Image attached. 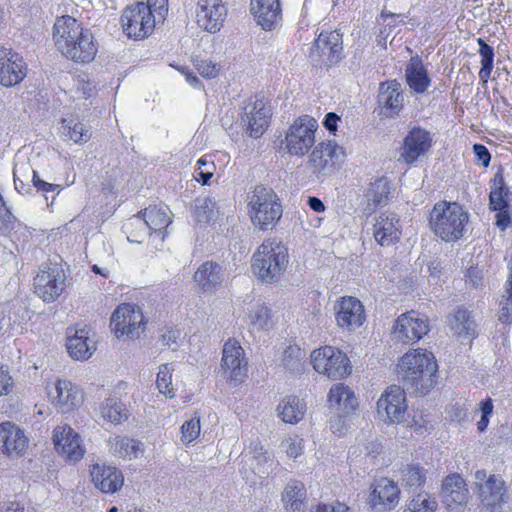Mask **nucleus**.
Segmentation results:
<instances>
[{
  "mask_svg": "<svg viewBox=\"0 0 512 512\" xmlns=\"http://www.w3.org/2000/svg\"><path fill=\"white\" fill-rule=\"evenodd\" d=\"M51 38L55 50L74 63L88 64L97 55L98 43L92 31L70 15L56 17Z\"/></svg>",
  "mask_w": 512,
  "mask_h": 512,
  "instance_id": "f257e3e1",
  "label": "nucleus"
},
{
  "mask_svg": "<svg viewBox=\"0 0 512 512\" xmlns=\"http://www.w3.org/2000/svg\"><path fill=\"white\" fill-rule=\"evenodd\" d=\"M169 11L168 0H138L126 6L121 14L123 32L136 40L149 37L163 24Z\"/></svg>",
  "mask_w": 512,
  "mask_h": 512,
  "instance_id": "f03ea898",
  "label": "nucleus"
},
{
  "mask_svg": "<svg viewBox=\"0 0 512 512\" xmlns=\"http://www.w3.org/2000/svg\"><path fill=\"white\" fill-rule=\"evenodd\" d=\"M289 265L288 248L276 238H269L257 247L251 258V270L263 283L280 280Z\"/></svg>",
  "mask_w": 512,
  "mask_h": 512,
  "instance_id": "7ed1b4c3",
  "label": "nucleus"
},
{
  "mask_svg": "<svg viewBox=\"0 0 512 512\" xmlns=\"http://www.w3.org/2000/svg\"><path fill=\"white\" fill-rule=\"evenodd\" d=\"M469 222V213L457 202L440 201L430 212L429 226L445 242L461 239Z\"/></svg>",
  "mask_w": 512,
  "mask_h": 512,
  "instance_id": "20e7f679",
  "label": "nucleus"
},
{
  "mask_svg": "<svg viewBox=\"0 0 512 512\" xmlns=\"http://www.w3.org/2000/svg\"><path fill=\"white\" fill-rule=\"evenodd\" d=\"M438 371L434 354L426 349H410L402 355L397 363V372L403 378L413 382H423L422 387L429 389L433 377Z\"/></svg>",
  "mask_w": 512,
  "mask_h": 512,
  "instance_id": "39448f33",
  "label": "nucleus"
},
{
  "mask_svg": "<svg viewBox=\"0 0 512 512\" xmlns=\"http://www.w3.org/2000/svg\"><path fill=\"white\" fill-rule=\"evenodd\" d=\"M248 206L253 225L263 231L271 229L282 216L277 195L267 187L257 186L250 196Z\"/></svg>",
  "mask_w": 512,
  "mask_h": 512,
  "instance_id": "423d86ee",
  "label": "nucleus"
},
{
  "mask_svg": "<svg viewBox=\"0 0 512 512\" xmlns=\"http://www.w3.org/2000/svg\"><path fill=\"white\" fill-rule=\"evenodd\" d=\"M317 130L315 118L309 115L298 117L285 132L283 148L290 156L303 158L314 147Z\"/></svg>",
  "mask_w": 512,
  "mask_h": 512,
  "instance_id": "0eeeda50",
  "label": "nucleus"
},
{
  "mask_svg": "<svg viewBox=\"0 0 512 512\" xmlns=\"http://www.w3.org/2000/svg\"><path fill=\"white\" fill-rule=\"evenodd\" d=\"M310 362L317 373L333 380L344 379L352 372L348 356L334 346L326 345L313 350Z\"/></svg>",
  "mask_w": 512,
  "mask_h": 512,
  "instance_id": "6e6552de",
  "label": "nucleus"
},
{
  "mask_svg": "<svg viewBox=\"0 0 512 512\" xmlns=\"http://www.w3.org/2000/svg\"><path fill=\"white\" fill-rule=\"evenodd\" d=\"M145 324L141 308L132 303L118 305L110 318L111 332L118 339H138L145 330Z\"/></svg>",
  "mask_w": 512,
  "mask_h": 512,
  "instance_id": "1a4fd4ad",
  "label": "nucleus"
},
{
  "mask_svg": "<svg viewBox=\"0 0 512 512\" xmlns=\"http://www.w3.org/2000/svg\"><path fill=\"white\" fill-rule=\"evenodd\" d=\"M345 151L336 142L327 140L314 145L308 157V168L317 176L331 175L345 160Z\"/></svg>",
  "mask_w": 512,
  "mask_h": 512,
  "instance_id": "9d476101",
  "label": "nucleus"
},
{
  "mask_svg": "<svg viewBox=\"0 0 512 512\" xmlns=\"http://www.w3.org/2000/svg\"><path fill=\"white\" fill-rule=\"evenodd\" d=\"M45 391L50 403L61 413H71L84 402L82 390L76 384L65 379L48 380Z\"/></svg>",
  "mask_w": 512,
  "mask_h": 512,
  "instance_id": "9b49d317",
  "label": "nucleus"
},
{
  "mask_svg": "<svg viewBox=\"0 0 512 512\" xmlns=\"http://www.w3.org/2000/svg\"><path fill=\"white\" fill-rule=\"evenodd\" d=\"M220 373L233 386L240 385L247 378L248 361L244 349L238 341L228 340L224 343Z\"/></svg>",
  "mask_w": 512,
  "mask_h": 512,
  "instance_id": "f8f14e48",
  "label": "nucleus"
},
{
  "mask_svg": "<svg viewBox=\"0 0 512 512\" xmlns=\"http://www.w3.org/2000/svg\"><path fill=\"white\" fill-rule=\"evenodd\" d=\"M429 330L428 318L412 310L396 318L392 326L391 337L396 343H415L427 335Z\"/></svg>",
  "mask_w": 512,
  "mask_h": 512,
  "instance_id": "ddd939ff",
  "label": "nucleus"
},
{
  "mask_svg": "<svg viewBox=\"0 0 512 512\" xmlns=\"http://www.w3.org/2000/svg\"><path fill=\"white\" fill-rule=\"evenodd\" d=\"M34 292L46 303H52L66 288V274L58 265L42 266L34 277Z\"/></svg>",
  "mask_w": 512,
  "mask_h": 512,
  "instance_id": "4468645a",
  "label": "nucleus"
},
{
  "mask_svg": "<svg viewBox=\"0 0 512 512\" xmlns=\"http://www.w3.org/2000/svg\"><path fill=\"white\" fill-rule=\"evenodd\" d=\"M400 494L395 481L382 477L370 486L367 505L371 512H392L399 505Z\"/></svg>",
  "mask_w": 512,
  "mask_h": 512,
  "instance_id": "2eb2a0df",
  "label": "nucleus"
},
{
  "mask_svg": "<svg viewBox=\"0 0 512 512\" xmlns=\"http://www.w3.org/2000/svg\"><path fill=\"white\" fill-rule=\"evenodd\" d=\"M406 411V394L398 385L386 388L377 401V415L385 423H401Z\"/></svg>",
  "mask_w": 512,
  "mask_h": 512,
  "instance_id": "dca6fc26",
  "label": "nucleus"
},
{
  "mask_svg": "<svg viewBox=\"0 0 512 512\" xmlns=\"http://www.w3.org/2000/svg\"><path fill=\"white\" fill-rule=\"evenodd\" d=\"M333 311L336 325L343 331L352 332L366 320L364 306L356 297H340L335 301Z\"/></svg>",
  "mask_w": 512,
  "mask_h": 512,
  "instance_id": "f3484780",
  "label": "nucleus"
},
{
  "mask_svg": "<svg viewBox=\"0 0 512 512\" xmlns=\"http://www.w3.org/2000/svg\"><path fill=\"white\" fill-rule=\"evenodd\" d=\"M227 12L225 0H197L196 23L208 33H217L224 26Z\"/></svg>",
  "mask_w": 512,
  "mask_h": 512,
  "instance_id": "a211bd4d",
  "label": "nucleus"
},
{
  "mask_svg": "<svg viewBox=\"0 0 512 512\" xmlns=\"http://www.w3.org/2000/svg\"><path fill=\"white\" fill-rule=\"evenodd\" d=\"M171 211L166 206H150L142 212V217L137 216L131 221V225L136 229L142 230L144 236L149 233L150 238L159 236L163 242L165 238L164 230L171 224Z\"/></svg>",
  "mask_w": 512,
  "mask_h": 512,
  "instance_id": "6ab92c4d",
  "label": "nucleus"
},
{
  "mask_svg": "<svg viewBox=\"0 0 512 512\" xmlns=\"http://www.w3.org/2000/svg\"><path fill=\"white\" fill-rule=\"evenodd\" d=\"M26 431L12 421L0 423V453L9 458L23 457L29 448Z\"/></svg>",
  "mask_w": 512,
  "mask_h": 512,
  "instance_id": "aec40b11",
  "label": "nucleus"
},
{
  "mask_svg": "<svg viewBox=\"0 0 512 512\" xmlns=\"http://www.w3.org/2000/svg\"><path fill=\"white\" fill-rule=\"evenodd\" d=\"M53 443L57 452L70 462L80 461L85 454L80 435L69 425H58L53 431Z\"/></svg>",
  "mask_w": 512,
  "mask_h": 512,
  "instance_id": "412c9836",
  "label": "nucleus"
},
{
  "mask_svg": "<svg viewBox=\"0 0 512 512\" xmlns=\"http://www.w3.org/2000/svg\"><path fill=\"white\" fill-rule=\"evenodd\" d=\"M432 146L430 133L420 127H414L403 139L400 148L399 160L406 164H413L420 157H423Z\"/></svg>",
  "mask_w": 512,
  "mask_h": 512,
  "instance_id": "4be33fe9",
  "label": "nucleus"
},
{
  "mask_svg": "<svg viewBox=\"0 0 512 512\" xmlns=\"http://www.w3.org/2000/svg\"><path fill=\"white\" fill-rule=\"evenodd\" d=\"M242 120L247 126L249 135L259 138L267 129L270 117V108L263 99L250 98L243 108Z\"/></svg>",
  "mask_w": 512,
  "mask_h": 512,
  "instance_id": "5701e85b",
  "label": "nucleus"
},
{
  "mask_svg": "<svg viewBox=\"0 0 512 512\" xmlns=\"http://www.w3.org/2000/svg\"><path fill=\"white\" fill-rule=\"evenodd\" d=\"M327 404L339 417H347L358 409V398L354 390L344 384L336 383L331 386L327 394Z\"/></svg>",
  "mask_w": 512,
  "mask_h": 512,
  "instance_id": "b1692460",
  "label": "nucleus"
},
{
  "mask_svg": "<svg viewBox=\"0 0 512 512\" xmlns=\"http://www.w3.org/2000/svg\"><path fill=\"white\" fill-rule=\"evenodd\" d=\"M250 13L265 31L274 30L282 21L280 0H250Z\"/></svg>",
  "mask_w": 512,
  "mask_h": 512,
  "instance_id": "393cba45",
  "label": "nucleus"
},
{
  "mask_svg": "<svg viewBox=\"0 0 512 512\" xmlns=\"http://www.w3.org/2000/svg\"><path fill=\"white\" fill-rule=\"evenodd\" d=\"M66 348L69 356L74 360H87L96 351V343L91 337V330L87 326L69 329L67 332Z\"/></svg>",
  "mask_w": 512,
  "mask_h": 512,
  "instance_id": "a878e982",
  "label": "nucleus"
},
{
  "mask_svg": "<svg viewBox=\"0 0 512 512\" xmlns=\"http://www.w3.org/2000/svg\"><path fill=\"white\" fill-rule=\"evenodd\" d=\"M91 482L103 493H115L124 484L122 472L105 463H95L89 467Z\"/></svg>",
  "mask_w": 512,
  "mask_h": 512,
  "instance_id": "bb28decb",
  "label": "nucleus"
},
{
  "mask_svg": "<svg viewBox=\"0 0 512 512\" xmlns=\"http://www.w3.org/2000/svg\"><path fill=\"white\" fill-rule=\"evenodd\" d=\"M26 75L25 63L17 53L0 48V84L11 87L19 84Z\"/></svg>",
  "mask_w": 512,
  "mask_h": 512,
  "instance_id": "cd10ccee",
  "label": "nucleus"
},
{
  "mask_svg": "<svg viewBox=\"0 0 512 512\" xmlns=\"http://www.w3.org/2000/svg\"><path fill=\"white\" fill-rule=\"evenodd\" d=\"M443 503L451 512H462L467 504L468 489L464 479L458 474L445 478L442 485Z\"/></svg>",
  "mask_w": 512,
  "mask_h": 512,
  "instance_id": "c85d7f7f",
  "label": "nucleus"
},
{
  "mask_svg": "<svg viewBox=\"0 0 512 512\" xmlns=\"http://www.w3.org/2000/svg\"><path fill=\"white\" fill-rule=\"evenodd\" d=\"M373 237L382 247H388L399 241L401 227L396 214L383 212L375 218Z\"/></svg>",
  "mask_w": 512,
  "mask_h": 512,
  "instance_id": "c756f323",
  "label": "nucleus"
},
{
  "mask_svg": "<svg viewBox=\"0 0 512 512\" xmlns=\"http://www.w3.org/2000/svg\"><path fill=\"white\" fill-rule=\"evenodd\" d=\"M244 313V321L252 332L269 331L275 325L271 308L261 301L248 303Z\"/></svg>",
  "mask_w": 512,
  "mask_h": 512,
  "instance_id": "7c9ffc66",
  "label": "nucleus"
},
{
  "mask_svg": "<svg viewBox=\"0 0 512 512\" xmlns=\"http://www.w3.org/2000/svg\"><path fill=\"white\" fill-rule=\"evenodd\" d=\"M224 280L222 267L211 261L204 262L194 273V281L202 292L217 290Z\"/></svg>",
  "mask_w": 512,
  "mask_h": 512,
  "instance_id": "2f4dec72",
  "label": "nucleus"
},
{
  "mask_svg": "<svg viewBox=\"0 0 512 512\" xmlns=\"http://www.w3.org/2000/svg\"><path fill=\"white\" fill-rule=\"evenodd\" d=\"M379 103L385 109V114L393 116L399 113L403 106L401 84L396 80L387 81L380 85Z\"/></svg>",
  "mask_w": 512,
  "mask_h": 512,
  "instance_id": "473e14b6",
  "label": "nucleus"
},
{
  "mask_svg": "<svg viewBox=\"0 0 512 512\" xmlns=\"http://www.w3.org/2000/svg\"><path fill=\"white\" fill-rule=\"evenodd\" d=\"M307 491L304 483L292 480L286 484L281 500L286 512H304Z\"/></svg>",
  "mask_w": 512,
  "mask_h": 512,
  "instance_id": "72a5a7b5",
  "label": "nucleus"
},
{
  "mask_svg": "<svg viewBox=\"0 0 512 512\" xmlns=\"http://www.w3.org/2000/svg\"><path fill=\"white\" fill-rule=\"evenodd\" d=\"M108 447L114 457L123 460L137 458L144 451L143 444L140 441L121 435L111 437L108 441Z\"/></svg>",
  "mask_w": 512,
  "mask_h": 512,
  "instance_id": "f704fd0d",
  "label": "nucleus"
},
{
  "mask_svg": "<svg viewBox=\"0 0 512 512\" xmlns=\"http://www.w3.org/2000/svg\"><path fill=\"white\" fill-rule=\"evenodd\" d=\"M277 415L285 423L297 424L306 413V404L294 395L285 396L277 406Z\"/></svg>",
  "mask_w": 512,
  "mask_h": 512,
  "instance_id": "c9c22d12",
  "label": "nucleus"
},
{
  "mask_svg": "<svg viewBox=\"0 0 512 512\" xmlns=\"http://www.w3.org/2000/svg\"><path fill=\"white\" fill-rule=\"evenodd\" d=\"M251 468L261 478L271 474L277 466V461L272 451L265 449L259 442H255L252 448Z\"/></svg>",
  "mask_w": 512,
  "mask_h": 512,
  "instance_id": "e433bc0d",
  "label": "nucleus"
},
{
  "mask_svg": "<svg viewBox=\"0 0 512 512\" xmlns=\"http://www.w3.org/2000/svg\"><path fill=\"white\" fill-rule=\"evenodd\" d=\"M405 77L408 86L416 93H423L430 85L427 71L418 56L411 57L406 66Z\"/></svg>",
  "mask_w": 512,
  "mask_h": 512,
  "instance_id": "4c0bfd02",
  "label": "nucleus"
},
{
  "mask_svg": "<svg viewBox=\"0 0 512 512\" xmlns=\"http://www.w3.org/2000/svg\"><path fill=\"white\" fill-rule=\"evenodd\" d=\"M451 332L461 338L470 339L476 335V323L470 312L458 309L449 320Z\"/></svg>",
  "mask_w": 512,
  "mask_h": 512,
  "instance_id": "58836bf2",
  "label": "nucleus"
},
{
  "mask_svg": "<svg viewBox=\"0 0 512 512\" xmlns=\"http://www.w3.org/2000/svg\"><path fill=\"white\" fill-rule=\"evenodd\" d=\"M390 193L389 181L386 178H378L367 188L365 192L366 207L364 211L372 213L378 206L384 205Z\"/></svg>",
  "mask_w": 512,
  "mask_h": 512,
  "instance_id": "ea45409f",
  "label": "nucleus"
},
{
  "mask_svg": "<svg viewBox=\"0 0 512 512\" xmlns=\"http://www.w3.org/2000/svg\"><path fill=\"white\" fill-rule=\"evenodd\" d=\"M101 417L111 424H121L128 419V410L116 397H107L99 405Z\"/></svg>",
  "mask_w": 512,
  "mask_h": 512,
  "instance_id": "a19ab883",
  "label": "nucleus"
},
{
  "mask_svg": "<svg viewBox=\"0 0 512 512\" xmlns=\"http://www.w3.org/2000/svg\"><path fill=\"white\" fill-rule=\"evenodd\" d=\"M509 190L505 185L503 171L500 169L495 175L491 183L489 194V207L491 210H502L509 208L507 197Z\"/></svg>",
  "mask_w": 512,
  "mask_h": 512,
  "instance_id": "79ce46f5",
  "label": "nucleus"
},
{
  "mask_svg": "<svg viewBox=\"0 0 512 512\" xmlns=\"http://www.w3.org/2000/svg\"><path fill=\"white\" fill-rule=\"evenodd\" d=\"M504 482L495 475H490L488 479L479 485V496L486 506L498 504L503 496Z\"/></svg>",
  "mask_w": 512,
  "mask_h": 512,
  "instance_id": "37998d69",
  "label": "nucleus"
},
{
  "mask_svg": "<svg viewBox=\"0 0 512 512\" xmlns=\"http://www.w3.org/2000/svg\"><path fill=\"white\" fill-rule=\"evenodd\" d=\"M509 274L498 301V320L503 324L512 323V262L508 264Z\"/></svg>",
  "mask_w": 512,
  "mask_h": 512,
  "instance_id": "c03bdc74",
  "label": "nucleus"
},
{
  "mask_svg": "<svg viewBox=\"0 0 512 512\" xmlns=\"http://www.w3.org/2000/svg\"><path fill=\"white\" fill-rule=\"evenodd\" d=\"M314 46L322 54L334 59L342 50V36L337 31L321 33L315 40Z\"/></svg>",
  "mask_w": 512,
  "mask_h": 512,
  "instance_id": "a18cd8bd",
  "label": "nucleus"
},
{
  "mask_svg": "<svg viewBox=\"0 0 512 512\" xmlns=\"http://www.w3.org/2000/svg\"><path fill=\"white\" fill-rule=\"evenodd\" d=\"M427 478V471L418 463L406 465L401 472V480L404 487L419 488L422 487Z\"/></svg>",
  "mask_w": 512,
  "mask_h": 512,
  "instance_id": "49530a36",
  "label": "nucleus"
},
{
  "mask_svg": "<svg viewBox=\"0 0 512 512\" xmlns=\"http://www.w3.org/2000/svg\"><path fill=\"white\" fill-rule=\"evenodd\" d=\"M61 133L76 144L85 143L91 137L89 129L82 122L74 120H63Z\"/></svg>",
  "mask_w": 512,
  "mask_h": 512,
  "instance_id": "de8ad7c7",
  "label": "nucleus"
},
{
  "mask_svg": "<svg viewBox=\"0 0 512 512\" xmlns=\"http://www.w3.org/2000/svg\"><path fill=\"white\" fill-rule=\"evenodd\" d=\"M437 501L427 492H420L407 503L403 512H436Z\"/></svg>",
  "mask_w": 512,
  "mask_h": 512,
  "instance_id": "09e8293b",
  "label": "nucleus"
},
{
  "mask_svg": "<svg viewBox=\"0 0 512 512\" xmlns=\"http://www.w3.org/2000/svg\"><path fill=\"white\" fill-rule=\"evenodd\" d=\"M219 207L214 198L204 197L195 201L194 215L199 222H208L217 217Z\"/></svg>",
  "mask_w": 512,
  "mask_h": 512,
  "instance_id": "8fccbe9b",
  "label": "nucleus"
},
{
  "mask_svg": "<svg viewBox=\"0 0 512 512\" xmlns=\"http://www.w3.org/2000/svg\"><path fill=\"white\" fill-rule=\"evenodd\" d=\"M480 48L479 55L481 57V69L479 77L483 82H487L493 70L494 49L489 46L482 38L477 40Z\"/></svg>",
  "mask_w": 512,
  "mask_h": 512,
  "instance_id": "3c124183",
  "label": "nucleus"
},
{
  "mask_svg": "<svg viewBox=\"0 0 512 512\" xmlns=\"http://www.w3.org/2000/svg\"><path fill=\"white\" fill-rule=\"evenodd\" d=\"M305 357V350L300 348L298 345L293 344L289 345L285 349L282 357V362L287 369L298 371L302 368Z\"/></svg>",
  "mask_w": 512,
  "mask_h": 512,
  "instance_id": "603ef678",
  "label": "nucleus"
},
{
  "mask_svg": "<svg viewBox=\"0 0 512 512\" xmlns=\"http://www.w3.org/2000/svg\"><path fill=\"white\" fill-rule=\"evenodd\" d=\"M280 447L288 459L296 461L304 453V439L298 435L289 436Z\"/></svg>",
  "mask_w": 512,
  "mask_h": 512,
  "instance_id": "864d4df0",
  "label": "nucleus"
},
{
  "mask_svg": "<svg viewBox=\"0 0 512 512\" xmlns=\"http://www.w3.org/2000/svg\"><path fill=\"white\" fill-rule=\"evenodd\" d=\"M194 66L197 72L205 79H216L222 72V65L211 58L196 59Z\"/></svg>",
  "mask_w": 512,
  "mask_h": 512,
  "instance_id": "5fc2aeb1",
  "label": "nucleus"
},
{
  "mask_svg": "<svg viewBox=\"0 0 512 512\" xmlns=\"http://www.w3.org/2000/svg\"><path fill=\"white\" fill-rule=\"evenodd\" d=\"M201 432L200 416L197 413L194 416L186 420L181 426V442L188 445L195 441Z\"/></svg>",
  "mask_w": 512,
  "mask_h": 512,
  "instance_id": "6e6d98bb",
  "label": "nucleus"
},
{
  "mask_svg": "<svg viewBox=\"0 0 512 512\" xmlns=\"http://www.w3.org/2000/svg\"><path fill=\"white\" fill-rule=\"evenodd\" d=\"M159 392L165 396L172 398L174 397V391L172 386V369L168 364L160 366L156 380Z\"/></svg>",
  "mask_w": 512,
  "mask_h": 512,
  "instance_id": "4d7b16f0",
  "label": "nucleus"
},
{
  "mask_svg": "<svg viewBox=\"0 0 512 512\" xmlns=\"http://www.w3.org/2000/svg\"><path fill=\"white\" fill-rule=\"evenodd\" d=\"M31 174V168L28 165H16L13 170V176H14V185L16 190L24 194L28 192L29 188L27 187V184L25 183V180L29 179V175Z\"/></svg>",
  "mask_w": 512,
  "mask_h": 512,
  "instance_id": "13d9d810",
  "label": "nucleus"
},
{
  "mask_svg": "<svg viewBox=\"0 0 512 512\" xmlns=\"http://www.w3.org/2000/svg\"><path fill=\"white\" fill-rule=\"evenodd\" d=\"M198 168L196 169L197 181H201L203 184H208L209 180L214 174L215 166L213 162L207 161L205 158H200L197 161Z\"/></svg>",
  "mask_w": 512,
  "mask_h": 512,
  "instance_id": "bf43d9fd",
  "label": "nucleus"
},
{
  "mask_svg": "<svg viewBox=\"0 0 512 512\" xmlns=\"http://www.w3.org/2000/svg\"><path fill=\"white\" fill-rule=\"evenodd\" d=\"M310 512H351L349 506L340 501L318 503L311 507Z\"/></svg>",
  "mask_w": 512,
  "mask_h": 512,
  "instance_id": "052dcab7",
  "label": "nucleus"
},
{
  "mask_svg": "<svg viewBox=\"0 0 512 512\" xmlns=\"http://www.w3.org/2000/svg\"><path fill=\"white\" fill-rule=\"evenodd\" d=\"M14 388V381L9 371L0 366V397L8 395Z\"/></svg>",
  "mask_w": 512,
  "mask_h": 512,
  "instance_id": "680f3d73",
  "label": "nucleus"
},
{
  "mask_svg": "<svg viewBox=\"0 0 512 512\" xmlns=\"http://www.w3.org/2000/svg\"><path fill=\"white\" fill-rule=\"evenodd\" d=\"M177 69L185 77L189 85L199 90L204 89L203 83L191 69L185 66L178 67Z\"/></svg>",
  "mask_w": 512,
  "mask_h": 512,
  "instance_id": "e2e57ef3",
  "label": "nucleus"
},
{
  "mask_svg": "<svg viewBox=\"0 0 512 512\" xmlns=\"http://www.w3.org/2000/svg\"><path fill=\"white\" fill-rule=\"evenodd\" d=\"M496 226L501 230L505 231L512 223L511 215L508 208L502 210H496Z\"/></svg>",
  "mask_w": 512,
  "mask_h": 512,
  "instance_id": "0e129e2a",
  "label": "nucleus"
},
{
  "mask_svg": "<svg viewBox=\"0 0 512 512\" xmlns=\"http://www.w3.org/2000/svg\"><path fill=\"white\" fill-rule=\"evenodd\" d=\"M16 218L8 208L0 210V229L7 231L13 228Z\"/></svg>",
  "mask_w": 512,
  "mask_h": 512,
  "instance_id": "69168bd1",
  "label": "nucleus"
},
{
  "mask_svg": "<svg viewBox=\"0 0 512 512\" xmlns=\"http://www.w3.org/2000/svg\"><path fill=\"white\" fill-rule=\"evenodd\" d=\"M473 151L477 157L478 162L481 163L484 167H487L491 159V155L488 149L482 144H475L473 146Z\"/></svg>",
  "mask_w": 512,
  "mask_h": 512,
  "instance_id": "338daca9",
  "label": "nucleus"
},
{
  "mask_svg": "<svg viewBox=\"0 0 512 512\" xmlns=\"http://www.w3.org/2000/svg\"><path fill=\"white\" fill-rule=\"evenodd\" d=\"M31 174H32V182L38 190L48 192V191H54L56 189L57 185H54V184H51V183L41 180L38 177L37 172L35 170L31 169Z\"/></svg>",
  "mask_w": 512,
  "mask_h": 512,
  "instance_id": "774afa93",
  "label": "nucleus"
}]
</instances>
